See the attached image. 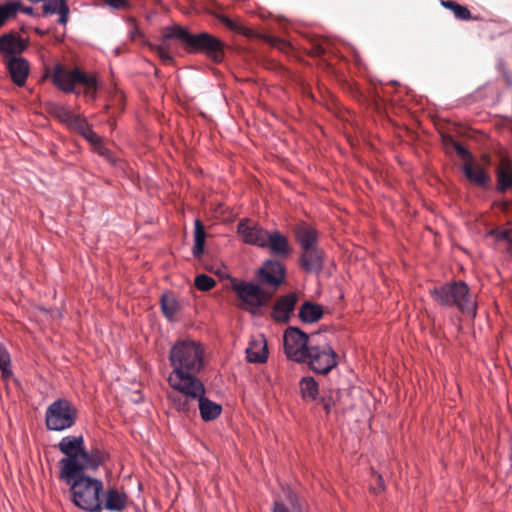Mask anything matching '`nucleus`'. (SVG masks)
Listing matches in <instances>:
<instances>
[{"mask_svg": "<svg viewBox=\"0 0 512 512\" xmlns=\"http://www.w3.org/2000/svg\"><path fill=\"white\" fill-rule=\"evenodd\" d=\"M481 161L483 162V164L488 165V166L491 165V163H492V159L489 154H483L481 156Z\"/></svg>", "mask_w": 512, "mask_h": 512, "instance_id": "obj_45", "label": "nucleus"}, {"mask_svg": "<svg viewBox=\"0 0 512 512\" xmlns=\"http://www.w3.org/2000/svg\"><path fill=\"white\" fill-rule=\"evenodd\" d=\"M296 241L299 243L301 250L317 246V232L306 223H299L294 228Z\"/></svg>", "mask_w": 512, "mask_h": 512, "instance_id": "obj_22", "label": "nucleus"}, {"mask_svg": "<svg viewBox=\"0 0 512 512\" xmlns=\"http://www.w3.org/2000/svg\"><path fill=\"white\" fill-rule=\"evenodd\" d=\"M298 316L305 323H314L323 316V309L319 304L306 301L301 305Z\"/></svg>", "mask_w": 512, "mask_h": 512, "instance_id": "obj_25", "label": "nucleus"}, {"mask_svg": "<svg viewBox=\"0 0 512 512\" xmlns=\"http://www.w3.org/2000/svg\"><path fill=\"white\" fill-rule=\"evenodd\" d=\"M285 278L284 266L278 260H267L258 272L259 284L267 286L273 293Z\"/></svg>", "mask_w": 512, "mask_h": 512, "instance_id": "obj_11", "label": "nucleus"}, {"mask_svg": "<svg viewBox=\"0 0 512 512\" xmlns=\"http://www.w3.org/2000/svg\"><path fill=\"white\" fill-rule=\"evenodd\" d=\"M177 29H185V27L180 25L167 27L161 38V43L158 45H151L152 51H154L159 56L164 64H171L173 62L170 42L171 40H177V37L175 36Z\"/></svg>", "mask_w": 512, "mask_h": 512, "instance_id": "obj_17", "label": "nucleus"}, {"mask_svg": "<svg viewBox=\"0 0 512 512\" xmlns=\"http://www.w3.org/2000/svg\"><path fill=\"white\" fill-rule=\"evenodd\" d=\"M57 447L65 455L58 462V478L69 488L71 502L82 510L100 512L103 483L87 472L96 471L104 463L105 453L99 448L87 450L82 435L65 436Z\"/></svg>", "mask_w": 512, "mask_h": 512, "instance_id": "obj_1", "label": "nucleus"}, {"mask_svg": "<svg viewBox=\"0 0 512 512\" xmlns=\"http://www.w3.org/2000/svg\"><path fill=\"white\" fill-rule=\"evenodd\" d=\"M298 302L296 293L291 292L279 297L273 305L271 316L279 323H287L293 315Z\"/></svg>", "mask_w": 512, "mask_h": 512, "instance_id": "obj_13", "label": "nucleus"}, {"mask_svg": "<svg viewBox=\"0 0 512 512\" xmlns=\"http://www.w3.org/2000/svg\"><path fill=\"white\" fill-rule=\"evenodd\" d=\"M454 148H455L456 152L460 156H462L465 159H468L469 162H472V155H471V153L468 150H466L460 143L455 142L454 143Z\"/></svg>", "mask_w": 512, "mask_h": 512, "instance_id": "obj_39", "label": "nucleus"}, {"mask_svg": "<svg viewBox=\"0 0 512 512\" xmlns=\"http://www.w3.org/2000/svg\"><path fill=\"white\" fill-rule=\"evenodd\" d=\"M94 149L101 156L109 157L110 152H109V150L106 147H104L102 142L100 143V145H97Z\"/></svg>", "mask_w": 512, "mask_h": 512, "instance_id": "obj_42", "label": "nucleus"}, {"mask_svg": "<svg viewBox=\"0 0 512 512\" xmlns=\"http://www.w3.org/2000/svg\"><path fill=\"white\" fill-rule=\"evenodd\" d=\"M127 495L117 488L109 487L102 500V508L109 511L120 512L127 506Z\"/></svg>", "mask_w": 512, "mask_h": 512, "instance_id": "obj_20", "label": "nucleus"}, {"mask_svg": "<svg viewBox=\"0 0 512 512\" xmlns=\"http://www.w3.org/2000/svg\"><path fill=\"white\" fill-rule=\"evenodd\" d=\"M4 63L13 83L19 87L24 86L30 71L28 60L23 57H10Z\"/></svg>", "mask_w": 512, "mask_h": 512, "instance_id": "obj_16", "label": "nucleus"}, {"mask_svg": "<svg viewBox=\"0 0 512 512\" xmlns=\"http://www.w3.org/2000/svg\"><path fill=\"white\" fill-rule=\"evenodd\" d=\"M43 12L46 15L58 14V23L65 26L69 20L68 0H43Z\"/></svg>", "mask_w": 512, "mask_h": 512, "instance_id": "obj_21", "label": "nucleus"}, {"mask_svg": "<svg viewBox=\"0 0 512 512\" xmlns=\"http://www.w3.org/2000/svg\"><path fill=\"white\" fill-rule=\"evenodd\" d=\"M376 486L373 487L375 493L381 492L384 490V480L380 474H374Z\"/></svg>", "mask_w": 512, "mask_h": 512, "instance_id": "obj_41", "label": "nucleus"}, {"mask_svg": "<svg viewBox=\"0 0 512 512\" xmlns=\"http://www.w3.org/2000/svg\"><path fill=\"white\" fill-rule=\"evenodd\" d=\"M175 36L188 53L205 54L214 63H221L224 60V44L212 34L207 32L193 34L185 28L177 29Z\"/></svg>", "mask_w": 512, "mask_h": 512, "instance_id": "obj_6", "label": "nucleus"}, {"mask_svg": "<svg viewBox=\"0 0 512 512\" xmlns=\"http://www.w3.org/2000/svg\"><path fill=\"white\" fill-rule=\"evenodd\" d=\"M300 393L304 400H315L318 395V383L313 377H303L300 380Z\"/></svg>", "mask_w": 512, "mask_h": 512, "instance_id": "obj_27", "label": "nucleus"}, {"mask_svg": "<svg viewBox=\"0 0 512 512\" xmlns=\"http://www.w3.org/2000/svg\"><path fill=\"white\" fill-rule=\"evenodd\" d=\"M324 252L318 247H310L301 250L299 264L309 273H319L323 268Z\"/></svg>", "mask_w": 512, "mask_h": 512, "instance_id": "obj_15", "label": "nucleus"}, {"mask_svg": "<svg viewBox=\"0 0 512 512\" xmlns=\"http://www.w3.org/2000/svg\"><path fill=\"white\" fill-rule=\"evenodd\" d=\"M171 407L177 412L190 417L199 410L203 421L210 422L221 415L222 406L206 397L203 382H197L181 392H167Z\"/></svg>", "mask_w": 512, "mask_h": 512, "instance_id": "obj_3", "label": "nucleus"}, {"mask_svg": "<svg viewBox=\"0 0 512 512\" xmlns=\"http://www.w3.org/2000/svg\"><path fill=\"white\" fill-rule=\"evenodd\" d=\"M321 404L323 405V408L326 411V413L329 414L331 412L332 408L335 406V400H334L333 394L331 393L327 397H322Z\"/></svg>", "mask_w": 512, "mask_h": 512, "instance_id": "obj_37", "label": "nucleus"}, {"mask_svg": "<svg viewBox=\"0 0 512 512\" xmlns=\"http://www.w3.org/2000/svg\"><path fill=\"white\" fill-rule=\"evenodd\" d=\"M204 348L201 343L182 339L176 341L169 352L172 371L168 376L169 392H181L187 387L202 382L197 375L204 368Z\"/></svg>", "mask_w": 512, "mask_h": 512, "instance_id": "obj_2", "label": "nucleus"}, {"mask_svg": "<svg viewBox=\"0 0 512 512\" xmlns=\"http://www.w3.org/2000/svg\"><path fill=\"white\" fill-rule=\"evenodd\" d=\"M27 49V43L16 32L5 33L0 36V54L7 60L18 55Z\"/></svg>", "mask_w": 512, "mask_h": 512, "instance_id": "obj_14", "label": "nucleus"}, {"mask_svg": "<svg viewBox=\"0 0 512 512\" xmlns=\"http://www.w3.org/2000/svg\"><path fill=\"white\" fill-rule=\"evenodd\" d=\"M264 242V248H269L279 258H286L291 253L287 237L278 231L268 232Z\"/></svg>", "mask_w": 512, "mask_h": 512, "instance_id": "obj_18", "label": "nucleus"}, {"mask_svg": "<svg viewBox=\"0 0 512 512\" xmlns=\"http://www.w3.org/2000/svg\"><path fill=\"white\" fill-rule=\"evenodd\" d=\"M161 309L163 314L169 319H173L178 310V303L174 297L163 295L161 298Z\"/></svg>", "mask_w": 512, "mask_h": 512, "instance_id": "obj_31", "label": "nucleus"}, {"mask_svg": "<svg viewBox=\"0 0 512 512\" xmlns=\"http://www.w3.org/2000/svg\"><path fill=\"white\" fill-rule=\"evenodd\" d=\"M463 172L469 181L479 186H485L490 181L488 174L479 164L466 162L463 165Z\"/></svg>", "mask_w": 512, "mask_h": 512, "instance_id": "obj_24", "label": "nucleus"}, {"mask_svg": "<svg viewBox=\"0 0 512 512\" xmlns=\"http://www.w3.org/2000/svg\"><path fill=\"white\" fill-rule=\"evenodd\" d=\"M497 190L505 192L512 187V163L505 155H500V162L496 169Z\"/></svg>", "mask_w": 512, "mask_h": 512, "instance_id": "obj_19", "label": "nucleus"}, {"mask_svg": "<svg viewBox=\"0 0 512 512\" xmlns=\"http://www.w3.org/2000/svg\"><path fill=\"white\" fill-rule=\"evenodd\" d=\"M430 294L435 302L444 307H456L462 313L475 317L477 304L468 285L462 281H453L434 287Z\"/></svg>", "mask_w": 512, "mask_h": 512, "instance_id": "obj_4", "label": "nucleus"}, {"mask_svg": "<svg viewBox=\"0 0 512 512\" xmlns=\"http://www.w3.org/2000/svg\"><path fill=\"white\" fill-rule=\"evenodd\" d=\"M10 365V355L6 348L0 344V370L2 371L3 376L10 374L8 367Z\"/></svg>", "mask_w": 512, "mask_h": 512, "instance_id": "obj_35", "label": "nucleus"}, {"mask_svg": "<svg viewBox=\"0 0 512 512\" xmlns=\"http://www.w3.org/2000/svg\"><path fill=\"white\" fill-rule=\"evenodd\" d=\"M21 7L18 9L17 12L21 11L25 14H28V15H32L33 14V8L32 7H26V6H23L20 2H17Z\"/></svg>", "mask_w": 512, "mask_h": 512, "instance_id": "obj_44", "label": "nucleus"}, {"mask_svg": "<svg viewBox=\"0 0 512 512\" xmlns=\"http://www.w3.org/2000/svg\"><path fill=\"white\" fill-rule=\"evenodd\" d=\"M45 74L52 83L61 91L73 93L75 85L80 84L85 87V96L94 99L98 89V81L95 76L88 75L78 68L67 70L65 67L57 63L52 69L46 68Z\"/></svg>", "mask_w": 512, "mask_h": 512, "instance_id": "obj_5", "label": "nucleus"}, {"mask_svg": "<svg viewBox=\"0 0 512 512\" xmlns=\"http://www.w3.org/2000/svg\"><path fill=\"white\" fill-rule=\"evenodd\" d=\"M273 512H291L284 504L276 502Z\"/></svg>", "mask_w": 512, "mask_h": 512, "instance_id": "obj_43", "label": "nucleus"}, {"mask_svg": "<svg viewBox=\"0 0 512 512\" xmlns=\"http://www.w3.org/2000/svg\"><path fill=\"white\" fill-rule=\"evenodd\" d=\"M194 285L200 291H209L216 285V281L206 274H200L196 276Z\"/></svg>", "mask_w": 512, "mask_h": 512, "instance_id": "obj_34", "label": "nucleus"}, {"mask_svg": "<svg viewBox=\"0 0 512 512\" xmlns=\"http://www.w3.org/2000/svg\"><path fill=\"white\" fill-rule=\"evenodd\" d=\"M105 4L117 10H127L130 7L128 0H104Z\"/></svg>", "mask_w": 512, "mask_h": 512, "instance_id": "obj_36", "label": "nucleus"}, {"mask_svg": "<svg viewBox=\"0 0 512 512\" xmlns=\"http://www.w3.org/2000/svg\"><path fill=\"white\" fill-rule=\"evenodd\" d=\"M237 232L243 242L264 248V241L268 231L264 230L257 223L249 219H242L238 224Z\"/></svg>", "mask_w": 512, "mask_h": 512, "instance_id": "obj_12", "label": "nucleus"}, {"mask_svg": "<svg viewBox=\"0 0 512 512\" xmlns=\"http://www.w3.org/2000/svg\"><path fill=\"white\" fill-rule=\"evenodd\" d=\"M306 362L315 373L325 375L337 366L338 355L328 344L312 345L307 353Z\"/></svg>", "mask_w": 512, "mask_h": 512, "instance_id": "obj_10", "label": "nucleus"}, {"mask_svg": "<svg viewBox=\"0 0 512 512\" xmlns=\"http://www.w3.org/2000/svg\"><path fill=\"white\" fill-rule=\"evenodd\" d=\"M219 21L229 30L234 31L238 34H242L248 38L255 37L256 35V33L252 29L244 27L241 23L234 21L225 15L219 16Z\"/></svg>", "mask_w": 512, "mask_h": 512, "instance_id": "obj_28", "label": "nucleus"}, {"mask_svg": "<svg viewBox=\"0 0 512 512\" xmlns=\"http://www.w3.org/2000/svg\"><path fill=\"white\" fill-rule=\"evenodd\" d=\"M50 113L67 126L70 125L76 116V114H74L69 108L57 104L51 106Z\"/></svg>", "mask_w": 512, "mask_h": 512, "instance_id": "obj_29", "label": "nucleus"}, {"mask_svg": "<svg viewBox=\"0 0 512 512\" xmlns=\"http://www.w3.org/2000/svg\"><path fill=\"white\" fill-rule=\"evenodd\" d=\"M286 356L296 362H306L312 346L309 336L296 327H288L283 336Z\"/></svg>", "mask_w": 512, "mask_h": 512, "instance_id": "obj_9", "label": "nucleus"}, {"mask_svg": "<svg viewBox=\"0 0 512 512\" xmlns=\"http://www.w3.org/2000/svg\"><path fill=\"white\" fill-rule=\"evenodd\" d=\"M85 139L95 148L97 145H100L102 142V138L97 135L92 129L86 135Z\"/></svg>", "mask_w": 512, "mask_h": 512, "instance_id": "obj_38", "label": "nucleus"}, {"mask_svg": "<svg viewBox=\"0 0 512 512\" xmlns=\"http://www.w3.org/2000/svg\"><path fill=\"white\" fill-rule=\"evenodd\" d=\"M78 409L67 398H58L53 401L45 412V425L50 431H63L76 424Z\"/></svg>", "mask_w": 512, "mask_h": 512, "instance_id": "obj_7", "label": "nucleus"}, {"mask_svg": "<svg viewBox=\"0 0 512 512\" xmlns=\"http://www.w3.org/2000/svg\"><path fill=\"white\" fill-rule=\"evenodd\" d=\"M68 127L71 130L79 133L84 138L92 129L91 125L87 122V120L84 117H81L80 115H76Z\"/></svg>", "mask_w": 512, "mask_h": 512, "instance_id": "obj_33", "label": "nucleus"}, {"mask_svg": "<svg viewBox=\"0 0 512 512\" xmlns=\"http://www.w3.org/2000/svg\"><path fill=\"white\" fill-rule=\"evenodd\" d=\"M326 53V49L320 44H313L310 49V54L315 57H320Z\"/></svg>", "mask_w": 512, "mask_h": 512, "instance_id": "obj_40", "label": "nucleus"}, {"mask_svg": "<svg viewBox=\"0 0 512 512\" xmlns=\"http://www.w3.org/2000/svg\"><path fill=\"white\" fill-rule=\"evenodd\" d=\"M247 360L251 363H265L268 359L267 343L263 336L253 340L246 348Z\"/></svg>", "mask_w": 512, "mask_h": 512, "instance_id": "obj_23", "label": "nucleus"}, {"mask_svg": "<svg viewBox=\"0 0 512 512\" xmlns=\"http://www.w3.org/2000/svg\"><path fill=\"white\" fill-rule=\"evenodd\" d=\"M195 232H194V247H193V256L199 258L203 252L205 247V228L200 220H195Z\"/></svg>", "mask_w": 512, "mask_h": 512, "instance_id": "obj_26", "label": "nucleus"}, {"mask_svg": "<svg viewBox=\"0 0 512 512\" xmlns=\"http://www.w3.org/2000/svg\"><path fill=\"white\" fill-rule=\"evenodd\" d=\"M21 6L16 2H9L4 5H0V28L7 22V20L13 18L18 9Z\"/></svg>", "mask_w": 512, "mask_h": 512, "instance_id": "obj_32", "label": "nucleus"}, {"mask_svg": "<svg viewBox=\"0 0 512 512\" xmlns=\"http://www.w3.org/2000/svg\"><path fill=\"white\" fill-rule=\"evenodd\" d=\"M441 4L451 10L455 17L460 20H469L472 18L470 11L465 7L453 0L442 1Z\"/></svg>", "mask_w": 512, "mask_h": 512, "instance_id": "obj_30", "label": "nucleus"}, {"mask_svg": "<svg viewBox=\"0 0 512 512\" xmlns=\"http://www.w3.org/2000/svg\"><path fill=\"white\" fill-rule=\"evenodd\" d=\"M232 288L240 300L239 307L252 313L266 305L274 294L269 288H263L252 282H235Z\"/></svg>", "mask_w": 512, "mask_h": 512, "instance_id": "obj_8", "label": "nucleus"}]
</instances>
